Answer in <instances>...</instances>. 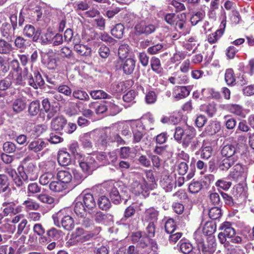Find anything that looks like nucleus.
<instances>
[{
	"label": "nucleus",
	"mask_w": 254,
	"mask_h": 254,
	"mask_svg": "<svg viewBox=\"0 0 254 254\" xmlns=\"http://www.w3.org/2000/svg\"><path fill=\"white\" fill-rule=\"evenodd\" d=\"M96 206V202L92 194L86 193L82 197V201H76L74 212L78 217H83L87 215V211L92 210Z\"/></svg>",
	"instance_id": "1"
},
{
	"label": "nucleus",
	"mask_w": 254,
	"mask_h": 254,
	"mask_svg": "<svg viewBox=\"0 0 254 254\" xmlns=\"http://www.w3.org/2000/svg\"><path fill=\"white\" fill-rule=\"evenodd\" d=\"M182 145L185 148L190 146L191 151L198 149L200 147V142L195 137L193 128L186 129V136H184L183 139Z\"/></svg>",
	"instance_id": "2"
},
{
	"label": "nucleus",
	"mask_w": 254,
	"mask_h": 254,
	"mask_svg": "<svg viewBox=\"0 0 254 254\" xmlns=\"http://www.w3.org/2000/svg\"><path fill=\"white\" fill-rule=\"evenodd\" d=\"M18 170L24 181H34L38 177L36 167L32 163H28L25 167H19Z\"/></svg>",
	"instance_id": "3"
},
{
	"label": "nucleus",
	"mask_w": 254,
	"mask_h": 254,
	"mask_svg": "<svg viewBox=\"0 0 254 254\" xmlns=\"http://www.w3.org/2000/svg\"><path fill=\"white\" fill-rule=\"evenodd\" d=\"M196 244L198 249L200 250L202 254H213L215 251V243L214 238L209 237L205 243L201 236H196Z\"/></svg>",
	"instance_id": "4"
},
{
	"label": "nucleus",
	"mask_w": 254,
	"mask_h": 254,
	"mask_svg": "<svg viewBox=\"0 0 254 254\" xmlns=\"http://www.w3.org/2000/svg\"><path fill=\"white\" fill-rule=\"evenodd\" d=\"M144 241L137 247V254H157L158 249L156 243L150 242L149 239H145Z\"/></svg>",
	"instance_id": "5"
},
{
	"label": "nucleus",
	"mask_w": 254,
	"mask_h": 254,
	"mask_svg": "<svg viewBox=\"0 0 254 254\" xmlns=\"http://www.w3.org/2000/svg\"><path fill=\"white\" fill-rule=\"evenodd\" d=\"M246 176L245 167L240 163H237L233 168V170L230 172L228 177L236 182L243 181L245 179Z\"/></svg>",
	"instance_id": "6"
},
{
	"label": "nucleus",
	"mask_w": 254,
	"mask_h": 254,
	"mask_svg": "<svg viewBox=\"0 0 254 254\" xmlns=\"http://www.w3.org/2000/svg\"><path fill=\"white\" fill-rule=\"evenodd\" d=\"M136 34L140 35L141 34L148 35L154 32L156 29L154 25L146 23L144 21L137 24L135 27Z\"/></svg>",
	"instance_id": "7"
},
{
	"label": "nucleus",
	"mask_w": 254,
	"mask_h": 254,
	"mask_svg": "<svg viewBox=\"0 0 254 254\" xmlns=\"http://www.w3.org/2000/svg\"><path fill=\"white\" fill-rule=\"evenodd\" d=\"M66 121L63 116H58L54 118L51 123V129L59 132L61 134H63L64 128L66 125Z\"/></svg>",
	"instance_id": "8"
},
{
	"label": "nucleus",
	"mask_w": 254,
	"mask_h": 254,
	"mask_svg": "<svg viewBox=\"0 0 254 254\" xmlns=\"http://www.w3.org/2000/svg\"><path fill=\"white\" fill-rule=\"evenodd\" d=\"M79 166L82 171L89 174L97 168L94 159L92 157H87L85 160L79 163Z\"/></svg>",
	"instance_id": "9"
},
{
	"label": "nucleus",
	"mask_w": 254,
	"mask_h": 254,
	"mask_svg": "<svg viewBox=\"0 0 254 254\" xmlns=\"http://www.w3.org/2000/svg\"><path fill=\"white\" fill-rule=\"evenodd\" d=\"M221 153L223 157L233 158L238 161V157L237 155L238 150L234 145L227 144L224 145L221 149Z\"/></svg>",
	"instance_id": "10"
},
{
	"label": "nucleus",
	"mask_w": 254,
	"mask_h": 254,
	"mask_svg": "<svg viewBox=\"0 0 254 254\" xmlns=\"http://www.w3.org/2000/svg\"><path fill=\"white\" fill-rule=\"evenodd\" d=\"M237 161L233 158L221 157L218 159L217 165L218 168L222 171H228Z\"/></svg>",
	"instance_id": "11"
},
{
	"label": "nucleus",
	"mask_w": 254,
	"mask_h": 254,
	"mask_svg": "<svg viewBox=\"0 0 254 254\" xmlns=\"http://www.w3.org/2000/svg\"><path fill=\"white\" fill-rule=\"evenodd\" d=\"M27 76L28 84L34 89H38L44 85L45 82L39 72H35L34 76Z\"/></svg>",
	"instance_id": "12"
},
{
	"label": "nucleus",
	"mask_w": 254,
	"mask_h": 254,
	"mask_svg": "<svg viewBox=\"0 0 254 254\" xmlns=\"http://www.w3.org/2000/svg\"><path fill=\"white\" fill-rule=\"evenodd\" d=\"M190 93V90L187 87L176 86L173 89V95L177 100H179L189 96Z\"/></svg>",
	"instance_id": "13"
},
{
	"label": "nucleus",
	"mask_w": 254,
	"mask_h": 254,
	"mask_svg": "<svg viewBox=\"0 0 254 254\" xmlns=\"http://www.w3.org/2000/svg\"><path fill=\"white\" fill-rule=\"evenodd\" d=\"M225 27L226 22L222 21L220 25V29L208 36L207 40L208 42L210 44L216 43L223 34Z\"/></svg>",
	"instance_id": "14"
},
{
	"label": "nucleus",
	"mask_w": 254,
	"mask_h": 254,
	"mask_svg": "<svg viewBox=\"0 0 254 254\" xmlns=\"http://www.w3.org/2000/svg\"><path fill=\"white\" fill-rule=\"evenodd\" d=\"M24 34L28 37L33 38V41L36 42L38 40L40 36V32L39 30L35 31L34 27L31 25H27L23 29Z\"/></svg>",
	"instance_id": "15"
},
{
	"label": "nucleus",
	"mask_w": 254,
	"mask_h": 254,
	"mask_svg": "<svg viewBox=\"0 0 254 254\" xmlns=\"http://www.w3.org/2000/svg\"><path fill=\"white\" fill-rule=\"evenodd\" d=\"M48 144V143L45 142L43 139H38L30 142L28 145V148L34 152H38L43 150Z\"/></svg>",
	"instance_id": "16"
},
{
	"label": "nucleus",
	"mask_w": 254,
	"mask_h": 254,
	"mask_svg": "<svg viewBox=\"0 0 254 254\" xmlns=\"http://www.w3.org/2000/svg\"><path fill=\"white\" fill-rule=\"evenodd\" d=\"M135 66V61L132 58H128L123 62L122 68L124 73L130 74L134 71Z\"/></svg>",
	"instance_id": "17"
},
{
	"label": "nucleus",
	"mask_w": 254,
	"mask_h": 254,
	"mask_svg": "<svg viewBox=\"0 0 254 254\" xmlns=\"http://www.w3.org/2000/svg\"><path fill=\"white\" fill-rule=\"evenodd\" d=\"M11 106L13 112L15 114H19L26 108V100L22 98L15 99L12 102Z\"/></svg>",
	"instance_id": "18"
},
{
	"label": "nucleus",
	"mask_w": 254,
	"mask_h": 254,
	"mask_svg": "<svg viewBox=\"0 0 254 254\" xmlns=\"http://www.w3.org/2000/svg\"><path fill=\"white\" fill-rule=\"evenodd\" d=\"M3 206L5 207L3 209V213L5 215H15L21 210L20 208L16 206V204L13 202H5L3 203Z\"/></svg>",
	"instance_id": "19"
},
{
	"label": "nucleus",
	"mask_w": 254,
	"mask_h": 254,
	"mask_svg": "<svg viewBox=\"0 0 254 254\" xmlns=\"http://www.w3.org/2000/svg\"><path fill=\"white\" fill-rule=\"evenodd\" d=\"M84 230L82 228H77L71 235L70 239L67 243L70 245H74L77 243H79L80 239L84 234Z\"/></svg>",
	"instance_id": "20"
},
{
	"label": "nucleus",
	"mask_w": 254,
	"mask_h": 254,
	"mask_svg": "<svg viewBox=\"0 0 254 254\" xmlns=\"http://www.w3.org/2000/svg\"><path fill=\"white\" fill-rule=\"evenodd\" d=\"M160 185L167 192L171 191L173 188L176 187L175 182L172 179V178L168 176H165L164 177L161 178Z\"/></svg>",
	"instance_id": "21"
},
{
	"label": "nucleus",
	"mask_w": 254,
	"mask_h": 254,
	"mask_svg": "<svg viewBox=\"0 0 254 254\" xmlns=\"http://www.w3.org/2000/svg\"><path fill=\"white\" fill-rule=\"evenodd\" d=\"M58 161L62 166H67L70 164L71 158L70 154L64 151H60L58 155Z\"/></svg>",
	"instance_id": "22"
},
{
	"label": "nucleus",
	"mask_w": 254,
	"mask_h": 254,
	"mask_svg": "<svg viewBox=\"0 0 254 254\" xmlns=\"http://www.w3.org/2000/svg\"><path fill=\"white\" fill-rule=\"evenodd\" d=\"M220 229L223 231V235L227 238L231 239L235 235V230L232 227L231 224L229 222H224L220 226Z\"/></svg>",
	"instance_id": "23"
},
{
	"label": "nucleus",
	"mask_w": 254,
	"mask_h": 254,
	"mask_svg": "<svg viewBox=\"0 0 254 254\" xmlns=\"http://www.w3.org/2000/svg\"><path fill=\"white\" fill-rule=\"evenodd\" d=\"M150 65L152 70L156 73L161 75L163 73V69L161 67V62L158 58L153 57L151 59Z\"/></svg>",
	"instance_id": "24"
},
{
	"label": "nucleus",
	"mask_w": 254,
	"mask_h": 254,
	"mask_svg": "<svg viewBox=\"0 0 254 254\" xmlns=\"http://www.w3.org/2000/svg\"><path fill=\"white\" fill-rule=\"evenodd\" d=\"M187 23V15L186 13L183 12L177 14V18L175 21L174 25L177 29L183 30Z\"/></svg>",
	"instance_id": "25"
},
{
	"label": "nucleus",
	"mask_w": 254,
	"mask_h": 254,
	"mask_svg": "<svg viewBox=\"0 0 254 254\" xmlns=\"http://www.w3.org/2000/svg\"><path fill=\"white\" fill-rule=\"evenodd\" d=\"M57 178L59 181L66 185L67 184L70 182L72 177L68 171L62 170L58 172Z\"/></svg>",
	"instance_id": "26"
},
{
	"label": "nucleus",
	"mask_w": 254,
	"mask_h": 254,
	"mask_svg": "<svg viewBox=\"0 0 254 254\" xmlns=\"http://www.w3.org/2000/svg\"><path fill=\"white\" fill-rule=\"evenodd\" d=\"M46 234L50 240H53L54 241L60 240L63 236V232L55 228H51L47 230Z\"/></svg>",
	"instance_id": "27"
},
{
	"label": "nucleus",
	"mask_w": 254,
	"mask_h": 254,
	"mask_svg": "<svg viewBox=\"0 0 254 254\" xmlns=\"http://www.w3.org/2000/svg\"><path fill=\"white\" fill-rule=\"evenodd\" d=\"M88 107L94 110L97 114H103L108 111L107 105L98 102H91L88 105Z\"/></svg>",
	"instance_id": "28"
},
{
	"label": "nucleus",
	"mask_w": 254,
	"mask_h": 254,
	"mask_svg": "<svg viewBox=\"0 0 254 254\" xmlns=\"http://www.w3.org/2000/svg\"><path fill=\"white\" fill-rule=\"evenodd\" d=\"M61 225L66 230H71L74 227V222L73 218L69 216H64L62 218Z\"/></svg>",
	"instance_id": "29"
},
{
	"label": "nucleus",
	"mask_w": 254,
	"mask_h": 254,
	"mask_svg": "<svg viewBox=\"0 0 254 254\" xmlns=\"http://www.w3.org/2000/svg\"><path fill=\"white\" fill-rule=\"evenodd\" d=\"M124 30V26L121 23H118L111 29V33L115 38L121 39L123 37Z\"/></svg>",
	"instance_id": "30"
},
{
	"label": "nucleus",
	"mask_w": 254,
	"mask_h": 254,
	"mask_svg": "<svg viewBox=\"0 0 254 254\" xmlns=\"http://www.w3.org/2000/svg\"><path fill=\"white\" fill-rule=\"evenodd\" d=\"M40 111V104L38 100L31 102L28 106V112L29 114L34 117L36 116Z\"/></svg>",
	"instance_id": "31"
},
{
	"label": "nucleus",
	"mask_w": 254,
	"mask_h": 254,
	"mask_svg": "<svg viewBox=\"0 0 254 254\" xmlns=\"http://www.w3.org/2000/svg\"><path fill=\"white\" fill-rule=\"evenodd\" d=\"M49 189L55 192H61L66 189V185H64L60 181H52L49 184Z\"/></svg>",
	"instance_id": "32"
},
{
	"label": "nucleus",
	"mask_w": 254,
	"mask_h": 254,
	"mask_svg": "<svg viewBox=\"0 0 254 254\" xmlns=\"http://www.w3.org/2000/svg\"><path fill=\"white\" fill-rule=\"evenodd\" d=\"M6 191H10L8 178L5 175L0 174V192Z\"/></svg>",
	"instance_id": "33"
},
{
	"label": "nucleus",
	"mask_w": 254,
	"mask_h": 254,
	"mask_svg": "<svg viewBox=\"0 0 254 254\" xmlns=\"http://www.w3.org/2000/svg\"><path fill=\"white\" fill-rule=\"evenodd\" d=\"M74 49L81 56H88L91 53V48L84 45L75 44L74 46Z\"/></svg>",
	"instance_id": "34"
},
{
	"label": "nucleus",
	"mask_w": 254,
	"mask_h": 254,
	"mask_svg": "<svg viewBox=\"0 0 254 254\" xmlns=\"http://www.w3.org/2000/svg\"><path fill=\"white\" fill-rule=\"evenodd\" d=\"M9 68L6 58L0 56V75L4 76L9 71Z\"/></svg>",
	"instance_id": "35"
},
{
	"label": "nucleus",
	"mask_w": 254,
	"mask_h": 254,
	"mask_svg": "<svg viewBox=\"0 0 254 254\" xmlns=\"http://www.w3.org/2000/svg\"><path fill=\"white\" fill-rule=\"evenodd\" d=\"M37 198L42 203L54 205L55 199L53 197L46 193H41L37 195Z\"/></svg>",
	"instance_id": "36"
},
{
	"label": "nucleus",
	"mask_w": 254,
	"mask_h": 254,
	"mask_svg": "<svg viewBox=\"0 0 254 254\" xmlns=\"http://www.w3.org/2000/svg\"><path fill=\"white\" fill-rule=\"evenodd\" d=\"M205 16L204 10L201 9L200 11H196L192 15L190 18V21L193 25H196L199 21L202 20Z\"/></svg>",
	"instance_id": "37"
},
{
	"label": "nucleus",
	"mask_w": 254,
	"mask_h": 254,
	"mask_svg": "<svg viewBox=\"0 0 254 254\" xmlns=\"http://www.w3.org/2000/svg\"><path fill=\"white\" fill-rule=\"evenodd\" d=\"M90 96L94 99H110L111 96L102 90L91 91Z\"/></svg>",
	"instance_id": "38"
},
{
	"label": "nucleus",
	"mask_w": 254,
	"mask_h": 254,
	"mask_svg": "<svg viewBox=\"0 0 254 254\" xmlns=\"http://www.w3.org/2000/svg\"><path fill=\"white\" fill-rule=\"evenodd\" d=\"M133 143H137L141 141V139L145 135L144 131L142 128H134L132 129Z\"/></svg>",
	"instance_id": "39"
},
{
	"label": "nucleus",
	"mask_w": 254,
	"mask_h": 254,
	"mask_svg": "<svg viewBox=\"0 0 254 254\" xmlns=\"http://www.w3.org/2000/svg\"><path fill=\"white\" fill-rule=\"evenodd\" d=\"M158 215V211L152 207L146 209L145 212L146 218L151 222L156 221Z\"/></svg>",
	"instance_id": "40"
},
{
	"label": "nucleus",
	"mask_w": 254,
	"mask_h": 254,
	"mask_svg": "<svg viewBox=\"0 0 254 254\" xmlns=\"http://www.w3.org/2000/svg\"><path fill=\"white\" fill-rule=\"evenodd\" d=\"M216 226L212 222H207L204 225L202 232L205 235H210L215 231Z\"/></svg>",
	"instance_id": "41"
},
{
	"label": "nucleus",
	"mask_w": 254,
	"mask_h": 254,
	"mask_svg": "<svg viewBox=\"0 0 254 254\" xmlns=\"http://www.w3.org/2000/svg\"><path fill=\"white\" fill-rule=\"evenodd\" d=\"M110 197L114 204H118L121 202V196L116 188L113 187L111 189L110 191Z\"/></svg>",
	"instance_id": "42"
},
{
	"label": "nucleus",
	"mask_w": 254,
	"mask_h": 254,
	"mask_svg": "<svg viewBox=\"0 0 254 254\" xmlns=\"http://www.w3.org/2000/svg\"><path fill=\"white\" fill-rule=\"evenodd\" d=\"M80 141L84 148H91L92 147V142L90 133H86L80 137Z\"/></svg>",
	"instance_id": "43"
},
{
	"label": "nucleus",
	"mask_w": 254,
	"mask_h": 254,
	"mask_svg": "<svg viewBox=\"0 0 254 254\" xmlns=\"http://www.w3.org/2000/svg\"><path fill=\"white\" fill-rule=\"evenodd\" d=\"M100 229V227H96L93 231L88 232L86 233L84 232V234L83 235L81 239H80L79 243H82L89 241L91 238L99 233Z\"/></svg>",
	"instance_id": "44"
},
{
	"label": "nucleus",
	"mask_w": 254,
	"mask_h": 254,
	"mask_svg": "<svg viewBox=\"0 0 254 254\" xmlns=\"http://www.w3.org/2000/svg\"><path fill=\"white\" fill-rule=\"evenodd\" d=\"M234 73L232 69L229 68L226 70L225 74V80L228 85H234L235 84V78Z\"/></svg>",
	"instance_id": "45"
},
{
	"label": "nucleus",
	"mask_w": 254,
	"mask_h": 254,
	"mask_svg": "<svg viewBox=\"0 0 254 254\" xmlns=\"http://www.w3.org/2000/svg\"><path fill=\"white\" fill-rule=\"evenodd\" d=\"M13 49L12 45L4 40H0V54H8Z\"/></svg>",
	"instance_id": "46"
},
{
	"label": "nucleus",
	"mask_w": 254,
	"mask_h": 254,
	"mask_svg": "<svg viewBox=\"0 0 254 254\" xmlns=\"http://www.w3.org/2000/svg\"><path fill=\"white\" fill-rule=\"evenodd\" d=\"M95 37L98 40L109 44H113L115 40L111 37L108 33L105 32H100L95 34Z\"/></svg>",
	"instance_id": "47"
},
{
	"label": "nucleus",
	"mask_w": 254,
	"mask_h": 254,
	"mask_svg": "<svg viewBox=\"0 0 254 254\" xmlns=\"http://www.w3.org/2000/svg\"><path fill=\"white\" fill-rule=\"evenodd\" d=\"M54 178V175L51 172L46 173L41 176L39 179L40 183L43 186L51 183Z\"/></svg>",
	"instance_id": "48"
},
{
	"label": "nucleus",
	"mask_w": 254,
	"mask_h": 254,
	"mask_svg": "<svg viewBox=\"0 0 254 254\" xmlns=\"http://www.w3.org/2000/svg\"><path fill=\"white\" fill-rule=\"evenodd\" d=\"M229 111L237 116L245 117V114L242 107L236 104H232L228 106Z\"/></svg>",
	"instance_id": "49"
},
{
	"label": "nucleus",
	"mask_w": 254,
	"mask_h": 254,
	"mask_svg": "<svg viewBox=\"0 0 254 254\" xmlns=\"http://www.w3.org/2000/svg\"><path fill=\"white\" fill-rule=\"evenodd\" d=\"M110 217H111L110 215L105 214L101 211H97L93 215V218L94 219V220L98 223H104L105 220Z\"/></svg>",
	"instance_id": "50"
},
{
	"label": "nucleus",
	"mask_w": 254,
	"mask_h": 254,
	"mask_svg": "<svg viewBox=\"0 0 254 254\" xmlns=\"http://www.w3.org/2000/svg\"><path fill=\"white\" fill-rule=\"evenodd\" d=\"M98 204L100 208L102 210H107L111 206V202L109 199L105 196H101L99 197Z\"/></svg>",
	"instance_id": "51"
},
{
	"label": "nucleus",
	"mask_w": 254,
	"mask_h": 254,
	"mask_svg": "<svg viewBox=\"0 0 254 254\" xmlns=\"http://www.w3.org/2000/svg\"><path fill=\"white\" fill-rule=\"evenodd\" d=\"M201 109L210 117H212L217 111L216 105L214 103L203 105L202 106Z\"/></svg>",
	"instance_id": "52"
},
{
	"label": "nucleus",
	"mask_w": 254,
	"mask_h": 254,
	"mask_svg": "<svg viewBox=\"0 0 254 254\" xmlns=\"http://www.w3.org/2000/svg\"><path fill=\"white\" fill-rule=\"evenodd\" d=\"M108 157L107 153L104 152H99L96 154L97 161L103 166L109 164Z\"/></svg>",
	"instance_id": "53"
},
{
	"label": "nucleus",
	"mask_w": 254,
	"mask_h": 254,
	"mask_svg": "<svg viewBox=\"0 0 254 254\" xmlns=\"http://www.w3.org/2000/svg\"><path fill=\"white\" fill-rule=\"evenodd\" d=\"M72 96L74 98L83 101H88L89 96L88 94L84 91L81 90H76L73 92Z\"/></svg>",
	"instance_id": "54"
},
{
	"label": "nucleus",
	"mask_w": 254,
	"mask_h": 254,
	"mask_svg": "<svg viewBox=\"0 0 254 254\" xmlns=\"http://www.w3.org/2000/svg\"><path fill=\"white\" fill-rule=\"evenodd\" d=\"M145 239H149L145 234L142 235L141 232H137L133 233L131 236V240L133 243H138V246L143 242Z\"/></svg>",
	"instance_id": "55"
},
{
	"label": "nucleus",
	"mask_w": 254,
	"mask_h": 254,
	"mask_svg": "<svg viewBox=\"0 0 254 254\" xmlns=\"http://www.w3.org/2000/svg\"><path fill=\"white\" fill-rule=\"evenodd\" d=\"M209 216L212 220L219 219L222 215L221 210L218 207L211 208L208 213Z\"/></svg>",
	"instance_id": "56"
},
{
	"label": "nucleus",
	"mask_w": 254,
	"mask_h": 254,
	"mask_svg": "<svg viewBox=\"0 0 254 254\" xmlns=\"http://www.w3.org/2000/svg\"><path fill=\"white\" fill-rule=\"evenodd\" d=\"M165 229L166 232L168 234H172L175 232L176 225L173 219L170 218L166 222Z\"/></svg>",
	"instance_id": "57"
},
{
	"label": "nucleus",
	"mask_w": 254,
	"mask_h": 254,
	"mask_svg": "<svg viewBox=\"0 0 254 254\" xmlns=\"http://www.w3.org/2000/svg\"><path fill=\"white\" fill-rule=\"evenodd\" d=\"M135 209L134 206L130 205L126 208L124 211V216L121 220L125 221L127 219L132 217L135 213Z\"/></svg>",
	"instance_id": "58"
},
{
	"label": "nucleus",
	"mask_w": 254,
	"mask_h": 254,
	"mask_svg": "<svg viewBox=\"0 0 254 254\" xmlns=\"http://www.w3.org/2000/svg\"><path fill=\"white\" fill-rule=\"evenodd\" d=\"M107 104L108 111L109 114L112 116H115L120 113L121 109L120 107L112 102H106Z\"/></svg>",
	"instance_id": "59"
},
{
	"label": "nucleus",
	"mask_w": 254,
	"mask_h": 254,
	"mask_svg": "<svg viewBox=\"0 0 254 254\" xmlns=\"http://www.w3.org/2000/svg\"><path fill=\"white\" fill-rule=\"evenodd\" d=\"M220 129V124L217 122L211 124L206 127V130L210 134H213L218 132Z\"/></svg>",
	"instance_id": "60"
},
{
	"label": "nucleus",
	"mask_w": 254,
	"mask_h": 254,
	"mask_svg": "<svg viewBox=\"0 0 254 254\" xmlns=\"http://www.w3.org/2000/svg\"><path fill=\"white\" fill-rule=\"evenodd\" d=\"M157 95L153 91H149L146 93L145 101L147 104H154L157 100Z\"/></svg>",
	"instance_id": "61"
},
{
	"label": "nucleus",
	"mask_w": 254,
	"mask_h": 254,
	"mask_svg": "<svg viewBox=\"0 0 254 254\" xmlns=\"http://www.w3.org/2000/svg\"><path fill=\"white\" fill-rule=\"evenodd\" d=\"M98 53L101 58L107 59L110 55V50L107 46L103 45L99 48Z\"/></svg>",
	"instance_id": "62"
},
{
	"label": "nucleus",
	"mask_w": 254,
	"mask_h": 254,
	"mask_svg": "<svg viewBox=\"0 0 254 254\" xmlns=\"http://www.w3.org/2000/svg\"><path fill=\"white\" fill-rule=\"evenodd\" d=\"M89 7V6L88 4L85 1H80L74 4V8L77 12L80 11L87 10Z\"/></svg>",
	"instance_id": "63"
},
{
	"label": "nucleus",
	"mask_w": 254,
	"mask_h": 254,
	"mask_svg": "<svg viewBox=\"0 0 254 254\" xmlns=\"http://www.w3.org/2000/svg\"><path fill=\"white\" fill-rule=\"evenodd\" d=\"M3 150L7 153L14 152L16 149V145L12 142L7 141L3 145Z\"/></svg>",
	"instance_id": "64"
}]
</instances>
